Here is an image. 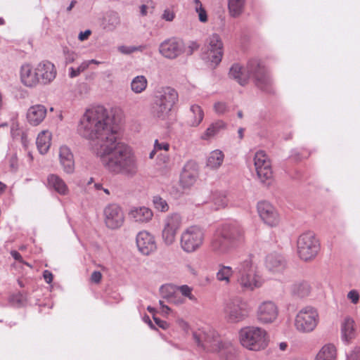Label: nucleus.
<instances>
[{
    "mask_svg": "<svg viewBox=\"0 0 360 360\" xmlns=\"http://www.w3.org/2000/svg\"><path fill=\"white\" fill-rule=\"evenodd\" d=\"M136 242L139 250L143 255H149L156 249L154 236L146 231L137 234Z\"/></svg>",
    "mask_w": 360,
    "mask_h": 360,
    "instance_id": "nucleus-22",
    "label": "nucleus"
},
{
    "mask_svg": "<svg viewBox=\"0 0 360 360\" xmlns=\"http://www.w3.org/2000/svg\"><path fill=\"white\" fill-rule=\"evenodd\" d=\"M56 76V69H21L20 79L26 86L32 87L38 84H46Z\"/></svg>",
    "mask_w": 360,
    "mask_h": 360,
    "instance_id": "nucleus-9",
    "label": "nucleus"
},
{
    "mask_svg": "<svg viewBox=\"0 0 360 360\" xmlns=\"http://www.w3.org/2000/svg\"><path fill=\"white\" fill-rule=\"evenodd\" d=\"M278 314V307L275 302L264 301L259 304L256 311V317L260 323L270 324L277 320Z\"/></svg>",
    "mask_w": 360,
    "mask_h": 360,
    "instance_id": "nucleus-15",
    "label": "nucleus"
},
{
    "mask_svg": "<svg viewBox=\"0 0 360 360\" xmlns=\"http://www.w3.org/2000/svg\"><path fill=\"white\" fill-rule=\"evenodd\" d=\"M153 211L144 206L132 207L129 212V219L140 224L149 222L153 219Z\"/></svg>",
    "mask_w": 360,
    "mask_h": 360,
    "instance_id": "nucleus-24",
    "label": "nucleus"
},
{
    "mask_svg": "<svg viewBox=\"0 0 360 360\" xmlns=\"http://www.w3.org/2000/svg\"><path fill=\"white\" fill-rule=\"evenodd\" d=\"M81 69H71L70 72V77H75L78 76L80 74Z\"/></svg>",
    "mask_w": 360,
    "mask_h": 360,
    "instance_id": "nucleus-64",
    "label": "nucleus"
},
{
    "mask_svg": "<svg viewBox=\"0 0 360 360\" xmlns=\"http://www.w3.org/2000/svg\"><path fill=\"white\" fill-rule=\"evenodd\" d=\"M248 68H261L259 60L253 58L249 61Z\"/></svg>",
    "mask_w": 360,
    "mask_h": 360,
    "instance_id": "nucleus-58",
    "label": "nucleus"
},
{
    "mask_svg": "<svg viewBox=\"0 0 360 360\" xmlns=\"http://www.w3.org/2000/svg\"><path fill=\"white\" fill-rule=\"evenodd\" d=\"M191 112L192 113V117L188 121L189 124L191 127L198 126L204 117L203 110L199 105H193L191 107Z\"/></svg>",
    "mask_w": 360,
    "mask_h": 360,
    "instance_id": "nucleus-38",
    "label": "nucleus"
},
{
    "mask_svg": "<svg viewBox=\"0 0 360 360\" xmlns=\"http://www.w3.org/2000/svg\"><path fill=\"white\" fill-rule=\"evenodd\" d=\"M279 350L281 352H285L288 348V344L286 342H281L278 343Z\"/></svg>",
    "mask_w": 360,
    "mask_h": 360,
    "instance_id": "nucleus-63",
    "label": "nucleus"
},
{
    "mask_svg": "<svg viewBox=\"0 0 360 360\" xmlns=\"http://www.w3.org/2000/svg\"><path fill=\"white\" fill-rule=\"evenodd\" d=\"M354 321L350 317H345L341 325L342 338L349 342L355 337Z\"/></svg>",
    "mask_w": 360,
    "mask_h": 360,
    "instance_id": "nucleus-30",
    "label": "nucleus"
},
{
    "mask_svg": "<svg viewBox=\"0 0 360 360\" xmlns=\"http://www.w3.org/2000/svg\"><path fill=\"white\" fill-rule=\"evenodd\" d=\"M199 173L198 165L193 160L188 161L184 166L181 176L180 184L184 188H188L194 185Z\"/></svg>",
    "mask_w": 360,
    "mask_h": 360,
    "instance_id": "nucleus-20",
    "label": "nucleus"
},
{
    "mask_svg": "<svg viewBox=\"0 0 360 360\" xmlns=\"http://www.w3.org/2000/svg\"><path fill=\"white\" fill-rule=\"evenodd\" d=\"M224 312L228 322L236 323L244 321L248 316L250 308L247 302L240 297H235L226 303Z\"/></svg>",
    "mask_w": 360,
    "mask_h": 360,
    "instance_id": "nucleus-11",
    "label": "nucleus"
},
{
    "mask_svg": "<svg viewBox=\"0 0 360 360\" xmlns=\"http://www.w3.org/2000/svg\"><path fill=\"white\" fill-rule=\"evenodd\" d=\"M347 297L351 300L352 303L356 304L359 300V295L357 291L352 290L348 292Z\"/></svg>",
    "mask_w": 360,
    "mask_h": 360,
    "instance_id": "nucleus-52",
    "label": "nucleus"
},
{
    "mask_svg": "<svg viewBox=\"0 0 360 360\" xmlns=\"http://www.w3.org/2000/svg\"><path fill=\"white\" fill-rule=\"evenodd\" d=\"M320 250V243L314 233L307 231L301 234L297 239V252L301 259L311 260Z\"/></svg>",
    "mask_w": 360,
    "mask_h": 360,
    "instance_id": "nucleus-8",
    "label": "nucleus"
},
{
    "mask_svg": "<svg viewBox=\"0 0 360 360\" xmlns=\"http://www.w3.org/2000/svg\"><path fill=\"white\" fill-rule=\"evenodd\" d=\"M174 13L172 11H170L169 9H166L164 11L162 18L166 21L170 22L174 20Z\"/></svg>",
    "mask_w": 360,
    "mask_h": 360,
    "instance_id": "nucleus-51",
    "label": "nucleus"
},
{
    "mask_svg": "<svg viewBox=\"0 0 360 360\" xmlns=\"http://www.w3.org/2000/svg\"><path fill=\"white\" fill-rule=\"evenodd\" d=\"M229 77L242 86L246 84L252 77L261 88L268 83V78L263 69H229Z\"/></svg>",
    "mask_w": 360,
    "mask_h": 360,
    "instance_id": "nucleus-12",
    "label": "nucleus"
},
{
    "mask_svg": "<svg viewBox=\"0 0 360 360\" xmlns=\"http://www.w3.org/2000/svg\"><path fill=\"white\" fill-rule=\"evenodd\" d=\"M169 144L167 142H159L158 139H156L154 142V148L157 150H165L168 151L169 150Z\"/></svg>",
    "mask_w": 360,
    "mask_h": 360,
    "instance_id": "nucleus-46",
    "label": "nucleus"
},
{
    "mask_svg": "<svg viewBox=\"0 0 360 360\" xmlns=\"http://www.w3.org/2000/svg\"><path fill=\"white\" fill-rule=\"evenodd\" d=\"M11 255L15 261H18L20 264H25V265L31 267V265L29 263L25 262L24 259H22V257L21 256V255L16 250H11Z\"/></svg>",
    "mask_w": 360,
    "mask_h": 360,
    "instance_id": "nucleus-49",
    "label": "nucleus"
},
{
    "mask_svg": "<svg viewBox=\"0 0 360 360\" xmlns=\"http://www.w3.org/2000/svg\"><path fill=\"white\" fill-rule=\"evenodd\" d=\"M51 134L48 130L41 131L37 138L36 144L41 154H45L51 146Z\"/></svg>",
    "mask_w": 360,
    "mask_h": 360,
    "instance_id": "nucleus-31",
    "label": "nucleus"
},
{
    "mask_svg": "<svg viewBox=\"0 0 360 360\" xmlns=\"http://www.w3.org/2000/svg\"><path fill=\"white\" fill-rule=\"evenodd\" d=\"M147 80L144 76L134 77L131 83V90L136 94H139L146 89Z\"/></svg>",
    "mask_w": 360,
    "mask_h": 360,
    "instance_id": "nucleus-40",
    "label": "nucleus"
},
{
    "mask_svg": "<svg viewBox=\"0 0 360 360\" xmlns=\"http://www.w3.org/2000/svg\"><path fill=\"white\" fill-rule=\"evenodd\" d=\"M179 291L181 295L188 297L191 301L196 302L195 297L192 294L193 288L187 285H183L178 288Z\"/></svg>",
    "mask_w": 360,
    "mask_h": 360,
    "instance_id": "nucleus-45",
    "label": "nucleus"
},
{
    "mask_svg": "<svg viewBox=\"0 0 360 360\" xmlns=\"http://www.w3.org/2000/svg\"><path fill=\"white\" fill-rule=\"evenodd\" d=\"M212 200L216 210H219L226 207L228 199L224 191H215L212 195Z\"/></svg>",
    "mask_w": 360,
    "mask_h": 360,
    "instance_id": "nucleus-39",
    "label": "nucleus"
},
{
    "mask_svg": "<svg viewBox=\"0 0 360 360\" xmlns=\"http://www.w3.org/2000/svg\"><path fill=\"white\" fill-rule=\"evenodd\" d=\"M78 132L89 141L91 150L94 154L117 138L112 120L108 110L102 105L86 110L80 119Z\"/></svg>",
    "mask_w": 360,
    "mask_h": 360,
    "instance_id": "nucleus-1",
    "label": "nucleus"
},
{
    "mask_svg": "<svg viewBox=\"0 0 360 360\" xmlns=\"http://www.w3.org/2000/svg\"><path fill=\"white\" fill-rule=\"evenodd\" d=\"M60 163L65 172L71 174L75 170V161L70 149L63 146L59 150Z\"/></svg>",
    "mask_w": 360,
    "mask_h": 360,
    "instance_id": "nucleus-26",
    "label": "nucleus"
},
{
    "mask_svg": "<svg viewBox=\"0 0 360 360\" xmlns=\"http://www.w3.org/2000/svg\"><path fill=\"white\" fill-rule=\"evenodd\" d=\"M226 127V124L223 120H217L208 127V128L201 135L200 138L202 140H210L218 134L221 131L224 130Z\"/></svg>",
    "mask_w": 360,
    "mask_h": 360,
    "instance_id": "nucleus-32",
    "label": "nucleus"
},
{
    "mask_svg": "<svg viewBox=\"0 0 360 360\" xmlns=\"http://www.w3.org/2000/svg\"><path fill=\"white\" fill-rule=\"evenodd\" d=\"M185 50L184 41L176 37L164 40L159 46V53L165 58L174 59L181 56Z\"/></svg>",
    "mask_w": 360,
    "mask_h": 360,
    "instance_id": "nucleus-17",
    "label": "nucleus"
},
{
    "mask_svg": "<svg viewBox=\"0 0 360 360\" xmlns=\"http://www.w3.org/2000/svg\"><path fill=\"white\" fill-rule=\"evenodd\" d=\"M95 155L100 158L105 169L114 175L133 178L139 172L137 157L132 148L116 138Z\"/></svg>",
    "mask_w": 360,
    "mask_h": 360,
    "instance_id": "nucleus-2",
    "label": "nucleus"
},
{
    "mask_svg": "<svg viewBox=\"0 0 360 360\" xmlns=\"http://www.w3.org/2000/svg\"><path fill=\"white\" fill-rule=\"evenodd\" d=\"M245 231L238 223L224 224L214 233L210 243V249L214 254L223 256L244 243Z\"/></svg>",
    "mask_w": 360,
    "mask_h": 360,
    "instance_id": "nucleus-3",
    "label": "nucleus"
},
{
    "mask_svg": "<svg viewBox=\"0 0 360 360\" xmlns=\"http://www.w3.org/2000/svg\"><path fill=\"white\" fill-rule=\"evenodd\" d=\"M146 45H139V46H120L117 48L119 52L122 54L129 55L134 52H143L146 49Z\"/></svg>",
    "mask_w": 360,
    "mask_h": 360,
    "instance_id": "nucleus-41",
    "label": "nucleus"
},
{
    "mask_svg": "<svg viewBox=\"0 0 360 360\" xmlns=\"http://www.w3.org/2000/svg\"><path fill=\"white\" fill-rule=\"evenodd\" d=\"M193 338L197 345L207 352L221 353L224 355L233 349L230 341L222 338L212 329H198L193 331Z\"/></svg>",
    "mask_w": 360,
    "mask_h": 360,
    "instance_id": "nucleus-5",
    "label": "nucleus"
},
{
    "mask_svg": "<svg viewBox=\"0 0 360 360\" xmlns=\"http://www.w3.org/2000/svg\"><path fill=\"white\" fill-rule=\"evenodd\" d=\"M347 360H360V349L356 347L348 355Z\"/></svg>",
    "mask_w": 360,
    "mask_h": 360,
    "instance_id": "nucleus-50",
    "label": "nucleus"
},
{
    "mask_svg": "<svg viewBox=\"0 0 360 360\" xmlns=\"http://www.w3.org/2000/svg\"><path fill=\"white\" fill-rule=\"evenodd\" d=\"M177 100V92L171 87L163 88L158 93L155 97L156 101L162 103L163 105H165L172 108Z\"/></svg>",
    "mask_w": 360,
    "mask_h": 360,
    "instance_id": "nucleus-27",
    "label": "nucleus"
},
{
    "mask_svg": "<svg viewBox=\"0 0 360 360\" xmlns=\"http://www.w3.org/2000/svg\"><path fill=\"white\" fill-rule=\"evenodd\" d=\"M18 130V124L15 120H13L11 125V133L13 137L18 134V133H17Z\"/></svg>",
    "mask_w": 360,
    "mask_h": 360,
    "instance_id": "nucleus-57",
    "label": "nucleus"
},
{
    "mask_svg": "<svg viewBox=\"0 0 360 360\" xmlns=\"http://www.w3.org/2000/svg\"><path fill=\"white\" fill-rule=\"evenodd\" d=\"M170 158L167 154L160 153L158 155V164H167L169 162Z\"/></svg>",
    "mask_w": 360,
    "mask_h": 360,
    "instance_id": "nucleus-54",
    "label": "nucleus"
},
{
    "mask_svg": "<svg viewBox=\"0 0 360 360\" xmlns=\"http://www.w3.org/2000/svg\"><path fill=\"white\" fill-rule=\"evenodd\" d=\"M46 185L49 189L53 190L60 195H65L69 193V188L66 183L57 174H49Z\"/></svg>",
    "mask_w": 360,
    "mask_h": 360,
    "instance_id": "nucleus-23",
    "label": "nucleus"
},
{
    "mask_svg": "<svg viewBox=\"0 0 360 360\" xmlns=\"http://www.w3.org/2000/svg\"><path fill=\"white\" fill-rule=\"evenodd\" d=\"M153 203L154 207L160 212H165L169 210L167 201L158 195L153 197Z\"/></svg>",
    "mask_w": 360,
    "mask_h": 360,
    "instance_id": "nucleus-43",
    "label": "nucleus"
},
{
    "mask_svg": "<svg viewBox=\"0 0 360 360\" xmlns=\"http://www.w3.org/2000/svg\"><path fill=\"white\" fill-rule=\"evenodd\" d=\"M311 292L309 284L304 281H297L290 286V292L292 296L297 298H303L308 296Z\"/></svg>",
    "mask_w": 360,
    "mask_h": 360,
    "instance_id": "nucleus-29",
    "label": "nucleus"
},
{
    "mask_svg": "<svg viewBox=\"0 0 360 360\" xmlns=\"http://www.w3.org/2000/svg\"><path fill=\"white\" fill-rule=\"evenodd\" d=\"M91 31L90 30H86L84 32H81L79 34L78 39L80 41H84L89 38V37L91 35Z\"/></svg>",
    "mask_w": 360,
    "mask_h": 360,
    "instance_id": "nucleus-56",
    "label": "nucleus"
},
{
    "mask_svg": "<svg viewBox=\"0 0 360 360\" xmlns=\"http://www.w3.org/2000/svg\"><path fill=\"white\" fill-rule=\"evenodd\" d=\"M101 64V62L92 59V60H86V61L84 62L79 68H87L91 65H99Z\"/></svg>",
    "mask_w": 360,
    "mask_h": 360,
    "instance_id": "nucleus-55",
    "label": "nucleus"
},
{
    "mask_svg": "<svg viewBox=\"0 0 360 360\" xmlns=\"http://www.w3.org/2000/svg\"><path fill=\"white\" fill-rule=\"evenodd\" d=\"M64 54H65V64L68 65L71 63H72L75 58L77 57V55L73 51H70L69 50H64Z\"/></svg>",
    "mask_w": 360,
    "mask_h": 360,
    "instance_id": "nucleus-47",
    "label": "nucleus"
},
{
    "mask_svg": "<svg viewBox=\"0 0 360 360\" xmlns=\"http://www.w3.org/2000/svg\"><path fill=\"white\" fill-rule=\"evenodd\" d=\"M254 164L257 176L262 183L271 179L273 172L271 161L264 151L259 150L255 153Z\"/></svg>",
    "mask_w": 360,
    "mask_h": 360,
    "instance_id": "nucleus-16",
    "label": "nucleus"
},
{
    "mask_svg": "<svg viewBox=\"0 0 360 360\" xmlns=\"http://www.w3.org/2000/svg\"><path fill=\"white\" fill-rule=\"evenodd\" d=\"M233 274V269L231 266L222 264H219L218 271L216 274V278L218 281L223 282L228 285L231 282V278Z\"/></svg>",
    "mask_w": 360,
    "mask_h": 360,
    "instance_id": "nucleus-34",
    "label": "nucleus"
},
{
    "mask_svg": "<svg viewBox=\"0 0 360 360\" xmlns=\"http://www.w3.org/2000/svg\"><path fill=\"white\" fill-rule=\"evenodd\" d=\"M245 0H228L229 14L233 18L239 17L243 12Z\"/></svg>",
    "mask_w": 360,
    "mask_h": 360,
    "instance_id": "nucleus-35",
    "label": "nucleus"
},
{
    "mask_svg": "<svg viewBox=\"0 0 360 360\" xmlns=\"http://www.w3.org/2000/svg\"><path fill=\"white\" fill-rule=\"evenodd\" d=\"M336 357V349L333 345H324L317 354L316 358L319 360H335Z\"/></svg>",
    "mask_w": 360,
    "mask_h": 360,
    "instance_id": "nucleus-37",
    "label": "nucleus"
},
{
    "mask_svg": "<svg viewBox=\"0 0 360 360\" xmlns=\"http://www.w3.org/2000/svg\"><path fill=\"white\" fill-rule=\"evenodd\" d=\"M153 319L156 325H158L160 328L165 330L169 328V323L163 320H161L160 319L153 316Z\"/></svg>",
    "mask_w": 360,
    "mask_h": 360,
    "instance_id": "nucleus-53",
    "label": "nucleus"
},
{
    "mask_svg": "<svg viewBox=\"0 0 360 360\" xmlns=\"http://www.w3.org/2000/svg\"><path fill=\"white\" fill-rule=\"evenodd\" d=\"M238 338L242 347L254 352L265 349L269 342L267 331L264 328L256 326L242 327L238 330Z\"/></svg>",
    "mask_w": 360,
    "mask_h": 360,
    "instance_id": "nucleus-6",
    "label": "nucleus"
},
{
    "mask_svg": "<svg viewBox=\"0 0 360 360\" xmlns=\"http://www.w3.org/2000/svg\"><path fill=\"white\" fill-rule=\"evenodd\" d=\"M171 110L172 108L163 105L162 103L155 101L152 112L154 117L164 120L168 117Z\"/></svg>",
    "mask_w": 360,
    "mask_h": 360,
    "instance_id": "nucleus-36",
    "label": "nucleus"
},
{
    "mask_svg": "<svg viewBox=\"0 0 360 360\" xmlns=\"http://www.w3.org/2000/svg\"><path fill=\"white\" fill-rule=\"evenodd\" d=\"M182 218L177 213L168 214L163 221L162 238L167 245H172L176 238V233L181 226Z\"/></svg>",
    "mask_w": 360,
    "mask_h": 360,
    "instance_id": "nucleus-13",
    "label": "nucleus"
},
{
    "mask_svg": "<svg viewBox=\"0 0 360 360\" xmlns=\"http://www.w3.org/2000/svg\"><path fill=\"white\" fill-rule=\"evenodd\" d=\"M257 208L259 217L266 225L274 227L279 224V215L274 207L269 202H259Z\"/></svg>",
    "mask_w": 360,
    "mask_h": 360,
    "instance_id": "nucleus-19",
    "label": "nucleus"
},
{
    "mask_svg": "<svg viewBox=\"0 0 360 360\" xmlns=\"http://www.w3.org/2000/svg\"><path fill=\"white\" fill-rule=\"evenodd\" d=\"M121 24L119 13L114 11H108L103 14L101 19V27L107 32H113Z\"/></svg>",
    "mask_w": 360,
    "mask_h": 360,
    "instance_id": "nucleus-25",
    "label": "nucleus"
},
{
    "mask_svg": "<svg viewBox=\"0 0 360 360\" xmlns=\"http://www.w3.org/2000/svg\"><path fill=\"white\" fill-rule=\"evenodd\" d=\"M193 6L195 12L198 14L199 20L201 22H206L208 20L205 9L202 6L200 0H193Z\"/></svg>",
    "mask_w": 360,
    "mask_h": 360,
    "instance_id": "nucleus-42",
    "label": "nucleus"
},
{
    "mask_svg": "<svg viewBox=\"0 0 360 360\" xmlns=\"http://www.w3.org/2000/svg\"><path fill=\"white\" fill-rule=\"evenodd\" d=\"M236 271V283L243 291H253L262 285L263 280L254 261V256L248 255L239 262Z\"/></svg>",
    "mask_w": 360,
    "mask_h": 360,
    "instance_id": "nucleus-4",
    "label": "nucleus"
},
{
    "mask_svg": "<svg viewBox=\"0 0 360 360\" xmlns=\"http://www.w3.org/2000/svg\"><path fill=\"white\" fill-rule=\"evenodd\" d=\"M159 303L160 305L161 306L162 312L166 314H169V312L171 310L170 308L168 306L165 305L163 301L160 300Z\"/></svg>",
    "mask_w": 360,
    "mask_h": 360,
    "instance_id": "nucleus-61",
    "label": "nucleus"
},
{
    "mask_svg": "<svg viewBox=\"0 0 360 360\" xmlns=\"http://www.w3.org/2000/svg\"><path fill=\"white\" fill-rule=\"evenodd\" d=\"M207 52L203 59L211 62L212 65L219 64L223 56V43L217 34H212L206 40Z\"/></svg>",
    "mask_w": 360,
    "mask_h": 360,
    "instance_id": "nucleus-14",
    "label": "nucleus"
},
{
    "mask_svg": "<svg viewBox=\"0 0 360 360\" xmlns=\"http://www.w3.org/2000/svg\"><path fill=\"white\" fill-rule=\"evenodd\" d=\"M319 321V313L312 307L301 309L295 319V328L302 333H309L315 330Z\"/></svg>",
    "mask_w": 360,
    "mask_h": 360,
    "instance_id": "nucleus-10",
    "label": "nucleus"
},
{
    "mask_svg": "<svg viewBox=\"0 0 360 360\" xmlns=\"http://www.w3.org/2000/svg\"><path fill=\"white\" fill-rule=\"evenodd\" d=\"M44 278L47 283H51L53 281V274L50 271L46 270L44 272Z\"/></svg>",
    "mask_w": 360,
    "mask_h": 360,
    "instance_id": "nucleus-59",
    "label": "nucleus"
},
{
    "mask_svg": "<svg viewBox=\"0 0 360 360\" xmlns=\"http://www.w3.org/2000/svg\"><path fill=\"white\" fill-rule=\"evenodd\" d=\"M214 111L218 115H222L229 110V107L227 103L224 101H217L213 105Z\"/></svg>",
    "mask_w": 360,
    "mask_h": 360,
    "instance_id": "nucleus-44",
    "label": "nucleus"
},
{
    "mask_svg": "<svg viewBox=\"0 0 360 360\" xmlns=\"http://www.w3.org/2000/svg\"><path fill=\"white\" fill-rule=\"evenodd\" d=\"M104 221L110 229L120 228L124 221V214L122 208L117 204H110L104 209Z\"/></svg>",
    "mask_w": 360,
    "mask_h": 360,
    "instance_id": "nucleus-18",
    "label": "nucleus"
},
{
    "mask_svg": "<svg viewBox=\"0 0 360 360\" xmlns=\"http://www.w3.org/2000/svg\"><path fill=\"white\" fill-rule=\"evenodd\" d=\"M224 160V153L219 149L212 151L207 157V166L212 169H217L222 165Z\"/></svg>",
    "mask_w": 360,
    "mask_h": 360,
    "instance_id": "nucleus-33",
    "label": "nucleus"
},
{
    "mask_svg": "<svg viewBox=\"0 0 360 360\" xmlns=\"http://www.w3.org/2000/svg\"><path fill=\"white\" fill-rule=\"evenodd\" d=\"M188 48L190 49L189 54H191L195 50L199 48V46L196 42L192 41Z\"/></svg>",
    "mask_w": 360,
    "mask_h": 360,
    "instance_id": "nucleus-62",
    "label": "nucleus"
},
{
    "mask_svg": "<svg viewBox=\"0 0 360 360\" xmlns=\"http://www.w3.org/2000/svg\"><path fill=\"white\" fill-rule=\"evenodd\" d=\"M265 266L271 274L278 275L284 273L288 264L285 258L282 255L273 252L266 256Z\"/></svg>",
    "mask_w": 360,
    "mask_h": 360,
    "instance_id": "nucleus-21",
    "label": "nucleus"
},
{
    "mask_svg": "<svg viewBox=\"0 0 360 360\" xmlns=\"http://www.w3.org/2000/svg\"><path fill=\"white\" fill-rule=\"evenodd\" d=\"M46 115V108L44 105H35L28 109L27 119L30 124L37 126L44 120Z\"/></svg>",
    "mask_w": 360,
    "mask_h": 360,
    "instance_id": "nucleus-28",
    "label": "nucleus"
},
{
    "mask_svg": "<svg viewBox=\"0 0 360 360\" xmlns=\"http://www.w3.org/2000/svg\"><path fill=\"white\" fill-rule=\"evenodd\" d=\"M102 277V274L100 271H94L91 274L90 281L93 283L98 284L101 283Z\"/></svg>",
    "mask_w": 360,
    "mask_h": 360,
    "instance_id": "nucleus-48",
    "label": "nucleus"
},
{
    "mask_svg": "<svg viewBox=\"0 0 360 360\" xmlns=\"http://www.w3.org/2000/svg\"><path fill=\"white\" fill-rule=\"evenodd\" d=\"M205 240V232L198 226L185 229L180 237V245L186 253H192L201 248Z\"/></svg>",
    "mask_w": 360,
    "mask_h": 360,
    "instance_id": "nucleus-7",
    "label": "nucleus"
},
{
    "mask_svg": "<svg viewBox=\"0 0 360 360\" xmlns=\"http://www.w3.org/2000/svg\"><path fill=\"white\" fill-rule=\"evenodd\" d=\"M149 7L145 4H143L140 6V14L142 16L147 15L148 13Z\"/></svg>",
    "mask_w": 360,
    "mask_h": 360,
    "instance_id": "nucleus-60",
    "label": "nucleus"
}]
</instances>
